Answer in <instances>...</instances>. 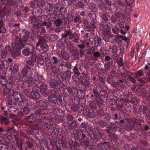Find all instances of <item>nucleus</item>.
<instances>
[{"label":"nucleus","instance_id":"f257e3e1","mask_svg":"<svg viewBox=\"0 0 150 150\" xmlns=\"http://www.w3.org/2000/svg\"><path fill=\"white\" fill-rule=\"evenodd\" d=\"M81 133L82 138L80 140V142L81 146H89L90 143L88 140L89 138L92 142L95 144L98 142L97 136L92 130H90V132L88 133L86 129H84L81 131Z\"/></svg>","mask_w":150,"mask_h":150},{"label":"nucleus","instance_id":"f03ea898","mask_svg":"<svg viewBox=\"0 0 150 150\" xmlns=\"http://www.w3.org/2000/svg\"><path fill=\"white\" fill-rule=\"evenodd\" d=\"M33 69H31V67L29 66H25L24 68L22 70L21 73V77H24L25 76L28 72H29V74L26 77V81L29 83H27V86L30 88V86L29 83L33 81H36L38 79L37 75H35L32 72Z\"/></svg>","mask_w":150,"mask_h":150},{"label":"nucleus","instance_id":"7ed1b4c3","mask_svg":"<svg viewBox=\"0 0 150 150\" xmlns=\"http://www.w3.org/2000/svg\"><path fill=\"white\" fill-rule=\"evenodd\" d=\"M36 104L38 108L40 109L35 111V114L38 115L39 118L45 117L47 111L46 109L47 103L42 100H36Z\"/></svg>","mask_w":150,"mask_h":150},{"label":"nucleus","instance_id":"20e7f679","mask_svg":"<svg viewBox=\"0 0 150 150\" xmlns=\"http://www.w3.org/2000/svg\"><path fill=\"white\" fill-rule=\"evenodd\" d=\"M16 39L15 46L12 48L10 54L14 58H15L16 57L19 56L20 55V51L24 47V45L21 42V38L20 39L18 37Z\"/></svg>","mask_w":150,"mask_h":150},{"label":"nucleus","instance_id":"39448f33","mask_svg":"<svg viewBox=\"0 0 150 150\" xmlns=\"http://www.w3.org/2000/svg\"><path fill=\"white\" fill-rule=\"evenodd\" d=\"M15 101L17 103V104L20 108L23 106H28V102L27 101L23 98V95H21L19 92L16 91L13 96Z\"/></svg>","mask_w":150,"mask_h":150},{"label":"nucleus","instance_id":"423d86ee","mask_svg":"<svg viewBox=\"0 0 150 150\" xmlns=\"http://www.w3.org/2000/svg\"><path fill=\"white\" fill-rule=\"evenodd\" d=\"M50 86L51 88H54L58 91V92L60 90V88H64L66 87V85L61 82L58 81L56 80L51 79L49 82Z\"/></svg>","mask_w":150,"mask_h":150},{"label":"nucleus","instance_id":"0eeeda50","mask_svg":"<svg viewBox=\"0 0 150 150\" xmlns=\"http://www.w3.org/2000/svg\"><path fill=\"white\" fill-rule=\"evenodd\" d=\"M49 93L50 96L47 97L48 100L54 104H58V97L57 96V95L59 93L58 91L56 89H51L50 90Z\"/></svg>","mask_w":150,"mask_h":150},{"label":"nucleus","instance_id":"6e6552de","mask_svg":"<svg viewBox=\"0 0 150 150\" xmlns=\"http://www.w3.org/2000/svg\"><path fill=\"white\" fill-rule=\"evenodd\" d=\"M118 70L121 74L126 75L130 81L134 83H136V80L135 79L126 72V70L124 66H119Z\"/></svg>","mask_w":150,"mask_h":150},{"label":"nucleus","instance_id":"1a4fd4ad","mask_svg":"<svg viewBox=\"0 0 150 150\" xmlns=\"http://www.w3.org/2000/svg\"><path fill=\"white\" fill-rule=\"evenodd\" d=\"M112 146L110 143L104 142L102 143H98L96 145L98 150H107L108 148Z\"/></svg>","mask_w":150,"mask_h":150},{"label":"nucleus","instance_id":"9d476101","mask_svg":"<svg viewBox=\"0 0 150 150\" xmlns=\"http://www.w3.org/2000/svg\"><path fill=\"white\" fill-rule=\"evenodd\" d=\"M16 135H15L16 139V147L19 149V150H27V148L24 146L22 142L16 140L18 137H16Z\"/></svg>","mask_w":150,"mask_h":150},{"label":"nucleus","instance_id":"9b49d317","mask_svg":"<svg viewBox=\"0 0 150 150\" xmlns=\"http://www.w3.org/2000/svg\"><path fill=\"white\" fill-rule=\"evenodd\" d=\"M112 85L116 89L121 91L125 89L126 88L125 85L123 83H120L118 82L114 83Z\"/></svg>","mask_w":150,"mask_h":150},{"label":"nucleus","instance_id":"f8f14e48","mask_svg":"<svg viewBox=\"0 0 150 150\" xmlns=\"http://www.w3.org/2000/svg\"><path fill=\"white\" fill-rule=\"evenodd\" d=\"M128 41H127V45H122L120 47L119 49H117V47L115 46H114L113 47V49H115L116 50V52H118L119 54H123L125 50V48L126 47V49L127 48V47L129 46Z\"/></svg>","mask_w":150,"mask_h":150},{"label":"nucleus","instance_id":"ddd939ff","mask_svg":"<svg viewBox=\"0 0 150 150\" xmlns=\"http://www.w3.org/2000/svg\"><path fill=\"white\" fill-rule=\"evenodd\" d=\"M5 100L7 103L10 105H14L16 106L17 103L14 101L11 96H5Z\"/></svg>","mask_w":150,"mask_h":150},{"label":"nucleus","instance_id":"4468645a","mask_svg":"<svg viewBox=\"0 0 150 150\" xmlns=\"http://www.w3.org/2000/svg\"><path fill=\"white\" fill-rule=\"evenodd\" d=\"M119 27L121 30V33L124 35L126 33L129 28V27L128 25H124L122 24H119Z\"/></svg>","mask_w":150,"mask_h":150},{"label":"nucleus","instance_id":"2eb2a0df","mask_svg":"<svg viewBox=\"0 0 150 150\" xmlns=\"http://www.w3.org/2000/svg\"><path fill=\"white\" fill-rule=\"evenodd\" d=\"M57 137H59L63 143L66 144L67 137L64 132H62V133L59 132L57 134Z\"/></svg>","mask_w":150,"mask_h":150},{"label":"nucleus","instance_id":"dca6fc26","mask_svg":"<svg viewBox=\"0 0 150 150\" xmlns=\"http://www.w3.org/2000/svg\"><path fill=\"white\" fill-rule=\"evenodd\" d=\"M18 37V38H19L21 40V42L24 45V46H25V45L24 43H26L28 42L29 40V38L28 37L27 35L26 34H25L23 35L22 37H19L18 36H16V37L15 38V42H16V39L17 38H16Z\"/></svg>","mask_w":150,"mask_h":150},{"label":"nucleus","instance_id":"f3484780","mask_svg":"<svg viewBox=\"0 0 150 150\" xmlns=\"http://www.w3.org/2000/svg\"><path fill=\"white\" fill-rule=\"evenodd\" d=\"M15 92L16 91H14L12 89L10 88L8 89L7 88L4 90L3 95L4 97L5 96H7V95H8V96H13Z\"/></svg>","mask_w":150,"mask_h":150},{"label":"nucleus","instance_id":"a211bd4d","mask_svg":"<svg viewBox=\"0 0 150 150\" xmlns=\"http://www.w3.org/2000/svg\"><path fill=\"white\" fill-rule=\"evenodd\" d=\"M37 115L35 114L32 113L28 116L25 117V119L31 123L35 122L37 117Z\"/></svg>","mask_w":150,"mask_h":150},{"label":"nucleus","instance_id":"6ab92c4d","mask_svg":"<svg viewBox=\"0 0 150 150\" xmlns=\"http://www.w3.org/2000/svg\"><path fill=\"white\" fill-rule=\"evenodd\" d=\"M42 9L40 8L34 7L33 10V15L37 17L40 16L42 14Z\"/></svg>","mask_w":150,"mask_h":150},{"label":"nucleus","instance_id":"aec40b11","mask_svg":"<svg viewBox=\"0 0 150 150\" xmlns=\"http://www.w3.org/2000/svg\"><path fill=\"white\" fill-rule=\"evenodd\" d=\"M36 56L35 53L32 54V55L31 57V59L26 61V63L30 65L32 64V66H34L35 64H34L36 61Z\"/></svg>","mask_w":150,"mask_h":150},{"label":"nucleus","instance_id":"412c9836","mask_svg":"<svg viewBox=\"0 0 150 150\" xmlns=\"http://www.w3.org/2000/svg\"><path fill=\"white\" fill-rule=\"evenodd\" d=\"M71 53L73 58L75 60H78L79 58V53L78 49L76 48Z\"/></svg>","mask_w":150,"mask_h":150},{"label":"nucleus","instance_id":"4be33fe9","mask_svg":"<svg viewBox=\"0 0 150 150\" xmlns=\"http://www.w3.org/2000/svg\"><path fill=\"white\" fill-rule=\"evenodd\" d=\"M75 6L77 8L83 10L86 7V5L81 1L78 0V2L74 4Z\"/></svg>","mask_w":150,"mask_h":150},{"label":"nucleus","instance_id":"5701e85b","mask_svg":"<svg viewBox=\"0 0 150 150\" xmlns=\"http://www.w3.org/2000/svg\"><path fill=\"white\" fill-rule=\"evenodd\" d=\"M52 112L57 115L58 117H60L63 113L62 110L58 107L54 108L52 110Z\"/></svg>","mask_w":150,"mask_h":150},{"label":"nucleus","instance_id":"b1692460","mask_svg":"<svg viewBox=\"0 0 150 150\" xmlns=\"http://www.w3.org/2000/svg\"><path fill=\"white\" fill-rule=\"evenodd\" d=\"M24 34L27 35L29 38L30 39L33 41H34L36 39V35L33 33L29 32L28 31L25 32Z\"/></svg>","mask_w":150,"mask_h":150},{"label":"nucleus","instance_id":"393cba45","mask_svg":"<svg viewBox=\"0 0 150 150\" xmlns=\"http://www.w3.org/2000/svg\"><path fill=\"white\" fill-rule=\"evenodd\" d=\"M101 39L100 37H98L97 35L95 36L94 38V45L95 47H97L99 45L100 46L101 42Z\"/></svg>","mask_w":150,"mask_h":150},{"label":"nucleus","instance_id":"a878e982","mask_svg":"<svg viewBox=\"0 0 150 150\" xmlns=\"http://www.w3.org/2000/svg\"><path fill=\"white\" fill-rule=\"evenodd\" d=\"M38 41L36 44V46L37 47H38L40 46V45H41L42 44H43L47 42V41H46L45 38L43 37H39L38 38Z\"/></svg>","mask_w":150,"mask_h":150},{"label":"nucleus","instance_id":"bb28decb","mask_svg":"<svg viewBox=\"0 0 150 150\" xmlns=\"http://www.w3.org/2000/svg\"><path fill=\"white\" fill-rule=\"evenodd\" d=\"M26 49L28 50V54H32L35 53V49L33 45L30 44H28V46L26 47Z\"/></svg>","mask_w":150,"mask_h":150},{"label":"nucleus","instance_id":"cd10ccee","mask_svg":"<svg viewBox=\"0 0 150 150\" xmlns=\"http://www.w3.org/2000/svg\"><path fill=\"white\" fill-rule=\"evenodd\" d=\"M90 14L91 15H92V16H94L93 18H92V20H91V21L90 23L91 26L92 27L93 29L94 30V29L96 28V22L95 21V19L96 18V16L94 13L92 14L91 13Z\"/></svg>","mask_w":150,"mask_h":150},{"label":"nucleus","instance_id":"c85d7f7f","mask_svg":"<svg viewBox=\"0 0 150 150\" xmlns=\"http://www.w3.org/2000/svg\"><path fill=\"white\" fill-rule=\"evenodd\" d=\"M41 95L38 91L31 92V98L33 99H38L40 98Z\"/></svg>","mask_w":150,"mask_h":150},{"label":"nucleus","instance_id":"c756f323","mask_svg":"<svg viewBox=\"0 0 150 150\" xmlns=\"http://www.w3.org/2000/svg\"><path fill=\"white\" fill-rule=\"evenodd\" d=\"M6 31V29L4 26L3 20L0 18V33H5Z\"/></svg>","mask_w":150,"mask_h":150},{"label":"nucleus","instance_id":"7c9ffc66","mask_svg":"<svg viewBox=\"0 0 150 150\" xmlns=\"http://www.w3.org/2000/svg\"><path fill=\"white\" fill-rule=\"evenodd\" d=\"M132 108H133L134 110L136 108L135 107H134V106L132 107L129 103L126 104L125 106V108L127 112L129 113L131 112H132Z\"/></svg>","mask_w":150,"mask_h":150},{"label":"nucleus","instance_id":"2f4dec72","mask_svg":"<svg viewBox=\"0 0 150 150\" xmlns=\"http://www.w3.org/2000/svg\"><path fill=\"white\" fill-rule=\"evenodd\" d=\"M59 53L62 57L65 60H67L69 59V54L65 51L64 50L62 51L61 52Z\"/></svg>","mask_w":150,"mask_h":150},{"label":"nucleus","instance_id":"473e14b6","mask_svg":"<svg viewBox=\"0 0 150 150\" xmlns=\"http://www.w3.org/2000/svg\"><path fill=\"white\" fill-rule=\"evenodd\" d=\"M40 92L42 94H44L47 90V85L42 84L40 86Z\"/></svg>","mask_w":150,"mask_h":150},{"label":"nucleus","instance_id":"72a5a7b5","mask_svg":"<svg viewBox=\"0 0 150 150\" xmlns=\"http://www.w3.org/2000/svg\"><path fill=\"white\" fill-rule=\"evenodd\" d=\"M36 3L37 5L39 8L43 7L45 6V2L44 0H38Z\"/></svg>","mask_w":150,"mask_h":150},{"label":"nucleus","instance_id":"f704fd0d","mask_svg":"<svg viewBox=\"0 0 150 150\" xmlns=\"http://www.w3.org/2000/svg\"><path fill=\"white\" fill-rule=\"evenodd\" d=\"M0 121L1 124H5L8 125L9 123V121H8L6 117L0 115Z\"/></svg>","mask_w":150,"mask_h":150},{"label":"nucleus","instance_id":"c9c22d12","mask_svg":"<svg viewBox=\"0 0 150 150\" xmlns=\"http://www.w3.org/2000/svg\"><path fill=\"white\" fill-rule=\"evenodd\" d=\"M70 150H77L79 148L78 144L76 142L73 143L72 144H69Z\"/></svg>","mask_w":150,"mask_h":150},{"label":"nucleus","instance_id":"e433bc0d","mask_svg":"<svg viewBox=\"0 0 150 150\" xmlns=\"http://www.w3.org/2000/svg\"><path fill=\"white\" fill-rule=\"evenodd\" d=\"M114 15L117 18H120V17H122L121 22L122 23H124L125 19L123 17L124 16L123 13L120 12H117L115 13Z\"/></svg>","mask_w":150,"mask_h":150},{"label":"nucleus","instance_id":"4c0bfd02","mask_svg":"<svg viewBox=\"0 0 150 150\" xmlns=\"http://www.w3.org/2000/svg\"><path fill=\"white\" fill-rule=\"evenodd\" d=\"M128 101L129 102H131L134 105H136L137 104L139 101V99L136 97L133 96L132 97H131L130 100H128Z\"/></svg>","mask_w":150,"mask_h":150},{"label":"nucleus","instance_id":"58836bf2","mask_svg":"<svg viewBox=\"0 0 150 150\" xmlns=\"http://www.w3.org/2000/svg\"><path fill=\"white\" fill-rule=\"evenodd\" d=\"M80 126L81 127L83 128H85L86 129H89V132L88 133L90 132V130H92L91 129V127L87 123L83 122L81 123Z\"/></svg>","mask_w":150,"mask_h":150},{"label":"nucleus","instance_id":"ea45409f","mask_svg":"<svg viewBox=\"0 0 150 150\" xmlns=\"http://www.w3.org/2000/svg\"><path fill=\"white\" fill-rule=\"evenodd\" d=\"M58 38V36L56 35L51 34L49 39L51 42L56 41Z\"/></svg>","mask_w":150,"mask_h":150},{"label":"nucleus","instance_id":"a19ab883","mask_svg":"<svg viewBox=\"0 0 150 150\" xmlns=\"http://www.w3.org/2000/svg\"><path fill=\"white\" fill-rule=\"evenodd\" d=\"M67 47L68 49V51L69 53H71V52L73 51L75 49L74 48V47L72 43H70L67 45Z\"/></svg>","mask_w":150,"mask_h":150},{"label":"nucleus","instance_id":"79ce46f5","mask_svg":"<svg viewBox=\"0 0 150 150\" xmlns=\"http://www.w3.org/2000/svg\"><path fill=\"white\" fill-rule=\"evenodd\" d=\"M37 118L35 121H36V125H37L40 126L41 127L42 126V123L44 122H42V120L45 117H43L42 118H39L38 115H37Z\"/></svg>","mask_w":150,"mask_h":150},{"label":"nucleus","instance_id":"37998d69","mask_svg":"<svg viewBox=\"0 0 150 150\" xmlns=\"http://www.w3.org/2000/svg\"><path fill=\"white\" fill-rule=\"evenodd\" d=\"M98 88L97 87L93 88L92 89L93 93L95 96V98L99 96V93L98 90Z\"/></svg>","mask_w":150,"mask_h":150},{"label":"nucleus","instance_id":"c03bdc74","mask_svg":"<svg viewBox=\"0 0 150 150\" xmlns=\"http://www.w3.org/2000/svg\"><path fill=\"white\" fill-rule=\"evenodd\" d=\"M46 66V68H45V69L46 68V69H50L51 68V69L52 70V71L56 73L58 71H59L58 69V67L57 68L56 66Z\"/></svg>","mask_w":150,"mask_h":150},{"label":"nucleus","instance_id":"a18cd8bd","mask_svg":"<svg viewBox=\"0 0 150 150\" xmlns=\"http://www.w3.org/2000/svg\"><path fill=\"white\" fill-rule=\"evenodd\" d=\"M68 66H59L58 69L59 71L60 72H62V73L64 74L68 68L67 67Z\"/></svg>","mask_w":150,"mask_h":150},{"label":"nucleus","instance_id":"49530a36","mask_svg":"<svg viewBox=\"0 0 150 150\" xmlns=\"http://www.w3.org/2000/svg\"><path fill=\"white\" fill-rule=\"evenodd\" d=\"M132 5H127L125 8V12L126 13L130 12L132 11Z\"/></svg>","mask_w":150,"mask_h":150},{"label":"nucleus","instance_id":"de8ad7c7","mask_svg":"<svg viewBox=\"0 0 150 150\" xmlns=\"http://www.w3.org/2000/svg\"><path fill=\"white\" fill-rule=\"evenodd\" d=\"M29 20L31 24L33 23H36L38 22L37 18L34 16H31L29 17Z\"/></svg>","mask_w":150,"mask_h":150},{"label":"nucleus","instance_id":"09e8293b","mask_svg":"<svg viewBox=\"0 0 150 150\" xmlns=\"http://www.w3.org/2000/svg\"><path fill=\"white\" fill-rule=\"evenodd\" d=\"M43 26H46V27L47 28H50L52 25V23L51 21H45L42 23Z\"/></svg>","mask_w":150,"mask_h":150},{"label":"nucleus","instance_id":"8fccbe9b","mask_svg":"<svg viewBox=\"0 0 150 150\" xmlns=\"http://www.w3.org/2000/svg\"><path fill=\"white\" fill-rule=\"evenodd\" d=\"M28 106H24L22 107H24L23 109V114L27 115L29 113L30 110L29 108L27 107Z\"/></svg>","mask_w":150,"mask_h":150},{"label":"nucleus","instance_id":"3c124183","mask_svg":"<svg viewBox=\"0 0 150 150\" xmlns=\"http://www.w3.org/2000/svg\"><path fill=\"white\" fill-rule=\"evenodd\" d=\"M62 23V19H56L54 21V24L57 27L60 26Z\"/></svg>","mask_w":150,"mask_h":150},{"label":"nucleus","instance_id":"603ef678","mask_svg":"<svg viewBox=\"0 0 150 150\" xmlns=\"http://www.w3.org/2000/svg\"><path fill=\"white\" fill-rule=\"evenodd\" d=\"M105 59L106 61H108L109 62H108V66H111L113 63V62L112 61V59L109 56H106L105 57Z\"/></svg>","mask_w":150,"mask_h":150},{"label":"nucleus","instance_id":"864d4df0","mask_svg":"<svg viewBox=\"0 0 150 150\" xmlns=\"http://www.w3.org/2000/svg\"><path fill=\"white\" fill-rule=\"evenodd\" d=\"M104 119V118L103 119L99 121V124L100 126L102 127H105L108 124V122L105 121Z\"/></svg>","mask_w":150,"mask_h":150},{"label":"nucleus","instance_id":"5fc2aeb1","mask_svg":"<svg viewBox=\"0 0 150 150\" xmlns=\"http://www.w3.org/2000/svg\"><path fill=\"white\" fill-rule=\"evenodd\" d=\"M90 117H93L96 116V112L93 109L89 110L88 115Z\"/></svg>","mask_w":150,"mask_h":150},{"label":"nucleus","instance_id":"6e6d98bb","mask_svg":"<svg viewBox=\"0 0 150 150\" xmlns=\"http://www.w3.org/2000/svg\"><path fill=\"white\" fill-rule=\"evenodd\" d=\"M42 126L41 127L44 129L45 130H47L50 128V125L48 123L45 122L42 123Z\"/></svg>","mask_w":150,"mask_h":150},{"label":"nucleus","instance_id":"4d7b16f0","mask_svg":"<svg viewBox=\"0 0 150 150\" xmlns=\"http://www.w3.org/2000/svg\"><path fill=\"white\" fill-rule=\"evenodd\" d=\"M11 68H9V69L11 72L15 73L17 72L18 69V66H11Z\"/></svg>","mask_w":150,"mask_h":150},{"label":"nucleus","instance_id":"13d9d810","mask_svg":"<svg viewBox=\"0 0 150 150\" xmlns=\"http://www.w3.org/2000/svg\"><path fill=\"white\" fill-rule=\"evenodd\" d=\"M109 26L105 22H102L99 24V26L102 30L106 28Z\"/></svg>","mask_w":150,"mask_h":150},{"label":"nucleus","instance_id":"bf43d9fd","mask_svg":"<svg viewBox=\"0 0 150 150\" xmlns=\"http://www.w3.org/2000/svg\"><path fill=\"white\" fill-rule=\"evenodd\" d=\"M8 83L7 80L3 76H1L0 83L3 85H6Z\"/></svg>","mask_w":150,"mask_h":150},{"label":"nucleus","instance_id":"052dcab7","mask_svg":"<svg viewBox=\"0 0 150 150\" xmlns=\"http://www.w3.org/2000/svg\"><path fill=\"white\" fill-rule=\"evenodd\" d=\"M6 69L4 66H0V76L5 75L6 74Z\"/></svg>","mask_w":150,"mask_h":150},{"label":"nucleus","instance_id":"680f3d73","mask_svg":"<svg viewBox=\"0 0 150 150\" xmlns=\"http://www.w3.org/2000/svg\"><path fill=\"white\" fill-rule=\"evenodd\" d=\"M112 94L116 98H119L121 97V94L117 91H112Z\"/></svg>","mask_w":150,"mask_h":150},{"label":"nucleus","instance_id":"e2e57ef3","mask_svg":"<svg viewBox=\"0 0 150 150\" xmlns=\"http://www.w3.org/2000/svg\"><path fill=\"white\" fill-rule=\"evenodd\" d=\"M40 47L43 51H46L48 50V46L46 43H45L41 45H40Z\"/></svg>","mask_w":150,"mask_h":150},{"label":"nucleus","instance_id":"0e129e2a","mask_svg":"<svg viewBox=\"0 0 150 150\" xmlns=\"http://www.w3.org/2000/svg\"><path fill=\"white\" fill-rule=\"evenodd\" d=\"M8 54L5 51V50H2L1 52V56L2 59H4L6 58L7 54Z\"/></svg>","mask_w":150,"mask_h":150},{"label":"nucleus","instance_id":"69168bd1","mask_svg":"<svg viewBox=\"0 0 150 150\" xmlns=\"http://www.w3.org/2000/svg\"><path fill=\"white\" fill-rule=\"evenodd\" d=\"M79 88L81 91H85L86 90V87L81 82L79 85Z\"/></svg>","mask_w":150,"mask_h":150},{"label":"nucleus","instance_id":"338daca9","mask_svg":"<svg viewBox=\"0 0 150 150\" xmlns=\"http://www.w3.org/2000/svg\"><path fill=\"white\" fill-rule=\"evenodd\" d=\"M116 104L117 107L119 108H122L123 107L122 101L121 100H119L117 102H116Z\"/></svg>","mask_w":150,"mask_h":150},{"label":"nucleus","instance_id":"774afa93","mask_svg":"<svg viewBox=\"0 0 150 150\" xmlns=\"http://www.w3.org/2000/svg\"><path fill=\"white\" fill-rule=\"evenodd\" d=\"M82 82L86 87L88 88L90 86V82L89 81V80H85L84 81H82Z\"/></svg>","mask_w":150,"mask_h":150}]
</instances>
